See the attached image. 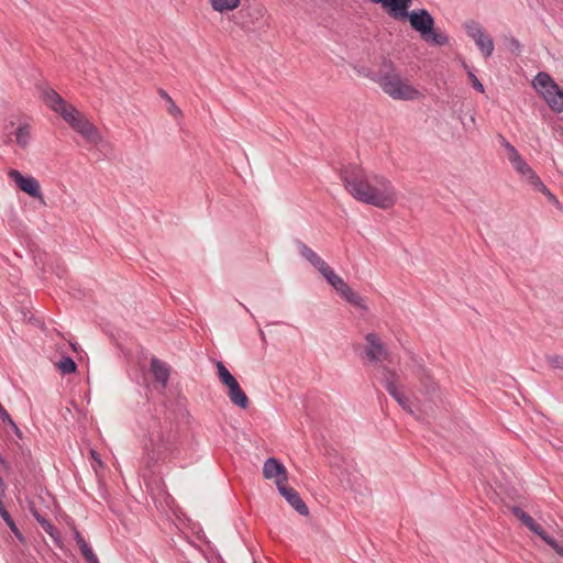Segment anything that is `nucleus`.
Instances as JSON below:
<instances>
[{
	"mask_svg": "<svg viewBox=\"0 0 563 563\" xmlns=\"http://www.w3.org/2000/svg\"><path fill=\"white\" fill-rule=\"evenodd\" d=\"M31 512L33 515V517L35 518V520L41 525V522H44L46 521L47 519L45 517H43L36 509L32 508L31 509Z\"/></svg>",
	"mask_w": 563,
	"mask_h": 563,
	"instance_id": "38",
	"label": "nucleus"
},
{
	"mask_svg": "<svg viewBox=\"0 0 563 563\" xmlns=\"http://www.w3.org/2000/svg\"><path fill=\"white\" fill-rule=\"evenodd\" d=\"M278 493L287 500V503L301 516L309 515V508L300 497L299 493L292 487L283 483V479L276 481Z\"/></svg>",
	"mask_w": 563,
	"mask_h": 563,
	"instance_id": "10",
	"label": "nucleus"
},
{
	"mask_svg": "<svg viewBox=\"0 0 563 563\" xmlns=\"http://www.w3.org/2000/svg\"><path fill=\"white\" fill-rule=\"evenodd\" d=\"M90 454H91V457H92L96 462H98L100 465H102V462H101V460H100V457H99V454H98L95 450H91V451H90Z\"/></svg>",
	"mask_w": 563,
	"mask_h": 563,
	"instance_id": "42",
	"label": "nucleus"
},
{
	"mask_svg": "<svg viewBox=\"0 0 563 563\" xmlns=\"http://www.w3.org/2000/svg\"><path fill=\"white\" fill-rule=\"evenodd\" d=\"M142 463L154 473L155 467L178 453V432L170 422L156 423L144 442Z\"/></svg>",
	"mask_w": 563,
	"mask_h": 563,
	"instance_id": "2",
	"label": "nucleus"
},
{
	"mask_svg": "<svg viewBox=\"0 0 563 563\" xmlns=\"http://www.w3.org/2000/svg\"><path fill=\"white\" fill-rule=\"evenodd\" d=\"M254 563H257V562H254Z\"/></svg>",
	"mask_w": 563,
	"mask_h": 563,
	"instance_id": "46",
	"label": "nucleus"
},
{
	"mask_svg": "<svg viewBox=\"0 0 563 563\" xmlns=\"http://www.w3.org/2000/svg\"><path fill=\"white\" fill-rule=\"evenodd\" d=\"M41 97L45 104L54 112H57L62 117V112H68V108L71 104H67L63 97L51 87H44L41 89Z\"/></svg>",
	"mask_w": 563,
	"mask_h": 563,
	"instance_id": "13",
	"label": "nucleus"
},
{
	"mask_svg": "<svg viewBox=\"0 0 563 563\" xmlns=\"http://www.w3.org/2000/svg\"><path fill=\"white\" fill-rule=\"evenodd\" d=\"M539 537L549 545L551 547L556 554H559L561 558H563V545H561L560 543H558V541L552 538L551 536H549L545 530H543L541 532V534H539Z\"/></svg>",
	"mask_w": 563,
	"mask_h": 563,
	"instance_id": "29",
	"label": "nucleus"
},
{
	"mask_svg": "<svg viewBox=\"0 0 563 563\" xmlns=\"http://www.w3.org/2000/svg\"><path fill=\"white\" fill-rule=\"evenodd\" d=\"M501 145L506 148L508 152V159H511L512 157L517 156L519 152L517 148L511 145L503 135H499Z\"/></svg>",
	"mask_w": 563,
	"mask_h": 563,
	"instance_id": "33",
	"label": "nucleus"
},
{
	"mask_svg": "<svg viewBox=\"0 0 563 563\" xmlns=\"http://www.w3.org/2000/svg\"><path fill=\"white\" fill-rule=\"evenodd\" d=\"M78 547L87 563H99L97 555L93 553L92 549L86 541H82V543Z\"/></svg>",
	"mask_w": 563,
	"mask_h": 563,
	"instance_id": "30",
	"label": "nucleus"
},
{
	"mask_svg": "<svg viewBox=\"0 0 563 563\" xmlns=\"http://www.w3.org/2000/svg\"><path fill=\"white\" fill-rule=\"evenodd\" d=\"M466 32H467L468 36H471L474 41L476 38H478L479 36H483V34L485 33L483 27L476 22L467 23Z\"/></svg>",
	"mask_w": 563,
	"mask_h": 563,
	"instance_id": "31",
	"label": "nucleus"
},
{
	"mask_svg": "<svg viewBox=\"0 0 563 563\" xmlns=\"http://www.w3.org/2000/svg\"><path fill=\"white\" fill-rule=\"evenodd\" d=\"M412 361L416 363L413 374L420 383L421 393L430 399H433L440 391L438 383L434 380L430 369H428L421 361L416 357H412Z\"/></svg>",
	"mask_w": 563,
	"mask_h": 563,
	"instance_id": "8",
	"label": "nucleus"
},
{
	"mask_svg": "<svg viewBox=\"0 0 563 563\" xmlns=\"http://www.w3.org/2000/svg\"><path fill=\"white\" fill-rule=\"evenodd\" d=\"M74 539L78 545L81 544L82 541H86L81 533L76 528H74Z\"/></svg>",
	"mask_w": 563,
	"mask_h": 563,
	"instance_id": "39",
	"label": "nucleus"
},
{
	"mask_svg": "<svg viewBox=\"0 0 563 563\" xmlns=\"http://www.w3.org/2000/svg\"><path fill=\"white\" fill-rule=\"evenodd\" d=\"M380 382L387 393L397 401L404 411L409 415H415L409 398L404 394L405 386L400 384L399 375L396 371L385 365L380 366Z\"/></svg>",
	"mask_w": 563,
	"mask_h": 563,
	"instance_id": "7",
	"label": "nucleus"
},
{
	"mask_svg": "<svg viewBox=\"0 0 563 563\" xmlns=\"http://www.w3.org/2000/svg\"><path fill=\"white\" fill-rule=\"evenodd\" d=\"M467 76H468V79H470V81H471L472 87H473L476 91H478V92L483 93V92L485 91L484 86H483V84L478 80V78L476 77V75H475L472 70H467Z\"/></svg>",
	"mask_w": 563,
	"mask_h": 563,
	"instance_id": "32",
	"label": "nucleus"
},
{
	"mask_svg": "<svg viewBox=\"0 0 563 563\" xmlns=\"http://www.w3.org/2000/svg\"><path fill=\"white\" fill-rule=\"evenodd\" d=\"M0 516L1 518L3 519V521L7 523V526L9 527V529L11 530V532L15 536V538L20 541V542H24L25 541V538L24 536L22 534V532L20 531V529L16 527L13 518L11 517V515L9 514V511L5 509L4 505L2 501H0Z\"/></svg>",
	"mask_w": 563,
	"mask_h": 563,
	"instance_id": "21",
	"label": "nucleus"
},
{
	"mask_svg": "<svg viewBox=\"0 0 563 563\" xmlns=\"http://www.w3.org/2000/svg\"><path fill=\"white\" fill-rule=\"evenodd\" d=\"M320 274L340 296L344 292L345 288L349 287V285L339 275H336L329 265Z\"/></svg>",
	"mask_w": 563,
	"mask_h": 563,
	"instance_id": "19",
	"label": "nucleus"
},
{
	"mask_svg": "<svg viewBox=\"0 0 563 563\" xmlns=\"http://www.w3.org/2000/svg\"><path fill=\"white\" fill-rule=\"evenodd\" d=\"M508 48L510 49L511 53L519 55V53L521 52L522 45L517 38L510 37L508 40Z\"/></svg>",
	"mask_w": 563,
	"mask_h": 563,
	"instance_id": "35",
	"label": "nucleus"
},
{
	"mask_svg": "<svg viewBox=\"0 0 563 563\" xmlns=\"http://www.w3.org/2000/svg\"><path fill=\"white\" fill-rule=\"evenodd\" d=\"M14 126V122L13 121H10L9 123L5 124V130H9L10 128H13Z\"/></svg>",
	"mask_w": 563,
	"mask_h": 563,
	"instance_id": "43",
	"label": "nucleus"
},
{
	"mask_svg": "<svg viewBox=\"0 0 563 563\" xmlns=\"http://www.w3.org/2000/svg\"><path fill=\"white\" fill-rule=\"evenodd\" d=\"M238 23H239L242 27H245L244 22H241V23H240V22H238Z\"/></svg>",
	"mask_w": 563,
	"mask_h": 563,
	"instance_id": "45",
	"label": "nucleus"
},
{
	"mask_svg": "<svg viewBox=\"0 0 563 563\" xmlns=\"http://www.w3.org/2000/svg\"><path fill=\"white\" fill-rule=\"evenodd\" d=\"M151 372L155 380L158 382L165 388L170 376L169 366L159 358L153 356L151 358Z\"/></svg>",
	"mask_w": 563,
	"mask_h": 563,
	"instance_id": "15",
	"label": "nucleus"
},
{
	"mask_svg": "<svg viewBox=\"0 0 563 563\" xmlns=\"http://www.w3.org/2000/svg\"><path fill=\"white\" fill-rule=\"evenodd\" d=\"M158 95L167 101V104H168V112L175 117V118H180L183 117V111L179 109L178 106H176V103L174 102V100L172 99V97L164 90V89H158Z\"/></svg>",
	"mask_w": 563,
	"mask_h": 563,
	"instance_id": "27",
	"label": "nucleus"
},
{
	"mask_svg": "<svg viewBox=\"0 0 563 563\" xmlns=\"http://www.w3.org/2000/svg\"><path fill=\"white\" fill-rule=\"evenodd\" d=\"M243 12H244V10H240V11L238 12V14H234V15H233V18H234V19H236V18H238V15H243Z\"/></svg>",
	"mask_w": 563,
	"mask_h": 563,
	"instance_id": "44",
	"label": "nucleus"
},
{
	"mask_svg": "<svg viewBox=\"0 0 563 563\" xmlns=\"http://www.w3.org/2000/svg\"><path fill=\"white\" fill-rule=\"evenodd\" d=\"M8 426H10V428L12 429V431L19 437V438H22V432L21 430L19 429V427L16 426V423L12 420L11 416L9 417V420H5V422Z\"/></svg>",
	"mask_w": 563,
	"mask_h": 563,
	"instance_id": "36",
	"label": "nucleus"
},
{
	"mask_svg": "<svg viewBox=\"0 0 563 563\" xmlns=\"http://www.w3.org/2000/svg\"><path fill=\"white\" fill-rule=\"evenodd\" d=\"M547 361L552 368L563 369V357L561 355L547 356Z\"/></svg>",
	"mask_w": 563,
	"mask_h": 563,
	"instance_id": "34",
	"label": "nucleus"
},
{
	"mask_svg": "<svg viewBox=\"0 0 563 563\" xmlns=\"http://www.w3.org/2000/svg\"><path fill=\"white\" fill-rule=\"evenodd\" d=\"M383 67L385 73L380 76L378 84L384 92L393 99L413 100L420 96V91L409 85L408 80L402 79L395 71L394 63L384 58Z\"/></svg>",
	"mask_w": 563,
	"mask_h": 563,
	"instance_id": "4",
	"label": "nucleus"
},
{
	"mask_svg": "<svg viewBox=\"0 0 563 563\" xmlns=\"http://www.w3.org/2000/svg\"><path fill=\"white\" fill-rule=\"evenodd\" d=\"M62 118L87 142L97 145L101 141V135L98 128L91 123L82 113H80L74 106L68 108V112L63 111Z\"/></svg>",
	"mask_w": 563,
	"mask_h": 563,
	"instance_id": "6",
	"label": "nucleus"
},
{
	"mask_svg": "<svg viewBox=\"0 0 563 563\" xmlns=\"http://www.w3.org/2000/svg\"><path fill=\"white\" fill-rule=\"evenodd\" d=\"M510 511L522 525H525L530 531H532L537 536L541 534V532L544 530L539 523L534 521V519L529 514L523 511L520 507L512 506L510 508Z\"/></svg>",
	"mask_w": 563,
	"mask_h": 563,
	"instance_id": "18",
	"label": "nucleus"
},
{
	"mask_svg": "<svg viewBox=\"0 0 563 563\" xmlns=\"http://www.w3.org/2000/svg\"><path fill=\"white\" fill-rule=\"evenodd\" d=\"M412 0H391L386 11L389 16L396 20H408L410 26L420 34L427 43L444 46L449 43V37L444 33H438L434 30V19L427 9L409 11Z\"/></svg>",
	"mask_w": 563,
	"mask_h": 563,
	"instance_id": "3",
	"label": "nucleus"
},
{
	"mask_svg": "<svg viewBox=\"0 0 563 563\" xmlns=\"http://www.w3.org/2000/svg\"><path fill=\"white\" fill-rule=\"evenodd\" d=\"M214 11L223 12L231 11L238 8L240 0H210Z\"/></svg>",
	"mask_w": 563,
	"mask_h": 563,
	"instance_id": "26",
	"label": "nucleus"
},
{
	"mask_svg": "<svg viewBox=\"0 0 563 563\" xmlns=\"http://www.w3.org/2000/svg\"><path fill=\"white\" fill-rule=\"evenodd\" d=\"M340 177L345 190L360 202L384 210L396 205V189L384 176H368L361 165L349 164L341 168Z\"/></svg>",
	"mask_w": 563,
	"mask_h": 563,
	"instance_id": "1",
	"label": "nucleus"
},
{
	"mask_svg": "<svg viewBox=\"0 0 563 563\" xmlns=\"http://www.w3.org/2000/svg\"><path fill=\"white\" fill-rule=\"evenodd\" d=\"M263 476L266 479L276 478L283 479V483L287 482V470L276 457H268L264 462Z\"/></svg>",
	"mask_w": 563,
	"mask_h": 563,
	"instance_id": "14",
	"label": "nucleus"
},
{
	"mask_svg": "<svg viewBox=\"0 0 563 563\" xmlns=\"http://www.w3.org/2000/svg\"><path fill=\"white\" fill-rule=\"evenodd\" d=\"M475 43L486 58L493 54L494 42L490 35L484 33L483 36L475 40Z\"/></svg>",
	"mask_w": 563,
	"mask_h": 563,
	"instance_id": "23",
	"label": "nucleus"
},
{
	"mask_svg": "<svg viewBox=\"0 0 563 563\" xmlns=\"http://www.w3.org/2000/svg\"><path fill=\"white\" fill-rule=\"evenodd\" d=\"M509 162L522 177H526L528 183L536 190H545V185L542 183L540 177L534 173V170L526 163V161L521 157L520 154L509 159Z\"/></svg>",
	"mask_w": 563,
	"mask_h": 563,
	"instance_id": "11",
	"label": "nucleus"
},
{
	"mask_svg": "<svg viewBox=\"0 0 563 563\" xmlns=\"http://www.w3.org/2000/svg\"><path fill=\"white\" fill-rule=\"evenodd\" d=\"M57 367L64 375L74 374L77 372L76 362L68 355L62 356V358L57 363Z\"/></svg>",
	"mask_w": 563,
	"mask_h": 563,
	"instance_id": "25",
	"label": "nucleus"
},
{
	"mask_svg": "<svg viewBox=\"0 0 563 563\" xmlns=\"http://www.w3.org/2000/svg\"><path fill=\"white\" fill-rule=\"evenodd\" d=\"M297 246L299 249L300 255L307 260L316 269H318L319 273H321L328 266V264L303 242L298 241Z\"/></svg>",
	"mask_w": 563,
	"mask_h": 563,
	"instance_id": "17",
	"label": "nucleus"
},
{
	"mask_svg": "<svg viewBox=\"0 0 563 563\" xmlns=\"http://www.w3.org/2000/svg\"><path fill=\"white\" fill-rule=\"evenodd\" d=\"M8 175L21 191L43 201V195L36 178L33 176H24L16 169H11Z\"/></svg>",
	"mask_w": 563,
	"mask_h": 563,
	"instance_id": "9",
	"label": "nucleus"
},
{
	"mask_svg": "<svg viewBox=\"0 0 563 563\" xmlns=\"http://www.w3.org/2000/svg\"><path fill=\"white\" fill-rule=\"evenodd\" d=\"M341 297L350 305L363 311L368 310V307L365 305V300L357 292L353 291L350 286L345 288Z\"/></svg>",
	"mask_w": 563,
	"mask_h": 563,
	"instance_id": "22",
	"label": "nucleus"
},
{
	"mask_svg": "<svg viewBox=\"0 0 563 563\" xmlns=\"http://www.w3.org/2000/svg\"><path fill=\"white\" fill-rule=\"evenodd\" d=\"M5 489H7L5 484L2 479V477L0 476V501H2V498L5 495Z\"/></svg>",
	"mask_w": 563,
	"mask_h": 563,
	"instance_id": "40",
	"label": "nucleus"
},
{
	"mask_svg": "<svg viewBox=\"0 0 563 563\" xmlns=\"http://www.w3.org/2000/svg\"><path fill=\"white\" fill-rule=\"evenodd\" d=\"M532 85L553 112H563V89L548 73H538Z\"/></svg>",
	"mask_w": 563,
	"mask_h": 563,
	"instance_id": "5",
	"label": "nucleus"
},
{
	"mask_svg": "<svg viewBox=\"0 0 563 563\" xmlns=\"http://www.w3.org/2000/svg\"><path fill=\"white\" fill-rule=\"evenodd\" d=\"M365 341L368 346L365 350V354L371 362H377L380 358L387 360L389 357V351L380 338L376 333H367Z\"/></svg>",
	"mask_w": 563,
	"mask_h": 563,
	"instance_id": "12",
	"label": "nucleus"
},
{
	"mask_svg": "<svg viewBox=\"0 0 563 563\" xmlns=\"http://www.w3.org/2000/svg\"><path fill=\"white\" fill-rule=\"evenodd\" d=\"M540 192L544 194L548 199L551 201V202H554V203H558V199L555 198V196L553 194H551V191L548 189V187L545 186V190H539Z\"/></svg>",
	"mask_w": 563,
	"mask_h": 563,
	"instance_id": "37",
	"label": "nucleus"
},
{
	"mask_svg": "<svg viewBox=\"0 0 563 563\" xmlns=\"http://www.w3.org/2000/svg\"><path fill=\"white\" fill-rule=\"evenodd\" d=\"M43 530L53 539L55 545L63 547V538L58 529L53 526L48 520L41 522Z\"/></svg>",
	"mask_w": 563,
	"mask_h": 563,
	"instance_id": "24",
	"label": "nucleus"
},
{
	"mask_svg": "<svg viewBox=\"0 0 563 563\" xmlns=\"http://www.w3.org/2000/svg\"><path fill=\"white\" fill-rule=\"evenodd\" d=\"M218 377L222 385L228 386L235 380V377L229 372L222 362H217Z\"/></svg>",
	"mask_w": 563,
	"mask_h": 563,
	"instance_id": "28",
	"label": "nucleus"
},
{
	"mask_svg": "<svg viewBox=\"0 0 563 563\" xmlns=\"http://www.w3.org/2000/svg\"><path fill=\"white\" fill-rule=\"evenodd\" d=\"M375 4H380L385 10L391 2V0H371Z\"/></svg>",
	"mask_w": 563,
	"mask_h": 563,
	"instance_id": "41",
	"label": "nucleus"
},
{
	"mask_svg": "<svg viewBox=\"0 0 563 563\" xmlns=\"http://www.w3.org/2000/svg\"><path fill=\"white\" fill-rule=\"evenodd\" d=\"M225 387L228 388V396H229L230 400L232 401V404H234L236 407H239L241 409H246L249 407V405H250L249 397L246 396L244 390L241 388V386L236 379Z\"/></svg>",
	"mask_w": 563,
	"mask_h": 563,
	"instance_id": "16",
	"label": "nucleus"
},
{
	"mask_svg": "<svg viewBox=\"0 0 563 563\" xmlns=\"http://www.w3.org/2000/svg\"><path fill=\"white\" fill-rule=\"evenodd\" d=\"M15 142L21 148H26L31 141V125L29 123L20 124L15 132Z\"/></svg>",
	"mask_w": 563,
	"mask_h": 563,
	"instance_id": "20",
	"label": "nucleus"
}]
</instances>
